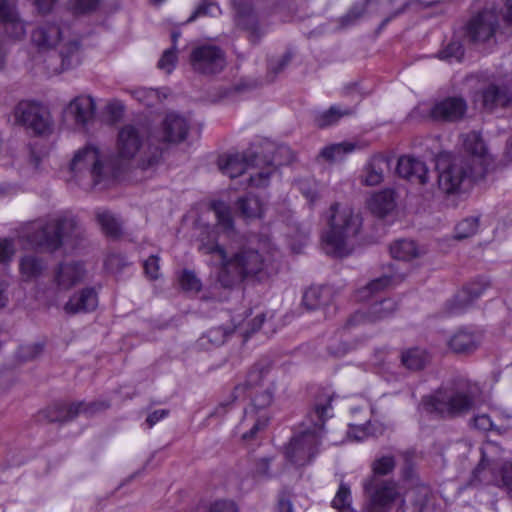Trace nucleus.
<instances>
[{
    "label": "nucleus",
    "instance_id": "f257e3e1",
    "mask_svg": "<svg viewBox=\"0 0 512 512\" xmlns=\"http://www.w3.org/2000/svg\"><path fill=\"white\" fill-rule=\"evenodd\" d=\"M151 129L142 124H126L117 135V154L101 159L96 147L86 146L79 150L70 163L72 172L87 169L93 178L94 184L105 180L117 179L125 170L129 161L138 158L142 169V156L147 151Z\"/></svg>",
    "mask_w": 512,
    "mask_h": 512
},
{
    "label": "nucleus",
    "instance_id": "f03ea898",
    "mask_svg": "<svg viewBox=\"0 0 512 512\" xmlns=\"http://www.w3.org/2000/svg\"><path fill=\"white\" fill-rule=\"evenodd\" d=\"M207 252L220 257L217 281L223 288H233L247 279L263 281L272 273L268 259L252 248H241L229 257L225 248L215 243Z\"/></svg>",
    "mask_w": 512,
    "mask_h": 512
},
{
    "label": "nucleus",
    "instance_id": "7ed1b4c3",
    "mask_svg": "<svg viewBox=\"0 0 512 512\" xmlns=\"http://www.w3.org/2000/svg\"><path fill=\"white\" fill-rule=\"evenodd\" d=\"M332 400V395L324 400L318 399L307 414V428L293 436L286 446L285 456L293 465L298 467L308 465L318 454L325 433V422L333 416Z\"/></svg>",
    "mask_w": 512,
    "mask_h": 512
},
{
    "label": "nucleus",
    "instance_id": "20e7f679",
    "mask_svg": "<svg viewBox=\"0 0 512 512\" xmlns=\"http://www.w3.org/2000/svg\"><path fill=\"white\" fill-rule=\"evenodd\" d=\"M421 403L426 412L453 419L468 414L474 408L475 395L468 382L458 379L423 396Z\"/></svg>",
    "mask_w": 512,
    "mask_h": 512
},
{
    "label": "nucleus",
    "instance_id": "39448f33",
    "mask_svg": "<svg viewBox=\"0 0 512 512\" xmlns=\"http://www.w3.org/2000/svg\"><path fill=\"white\" fill-rule=\"evenodd\" d=\"M395 459L391 455L382 456L372 463V475L363 482L365 512H388L399 493L394 481L382 479L395 468Z\"/></svg>",
    "mask_w": 512,
    "mask_h": 512
},
{
    "label": "nucleus",
    "instance_id": "423d86ee",
    "mask_svg": "<svg viewBox=\"0 0 512 512\" xmlns=\"http://www.w3.org/2000/svg\"><path fill=\"white\" fill-rule=\"evenodd\" d=\"M332 215L329 230L323 237L327 254L345 257L351 254L354 242L362 226V218L351 208L339 209V204L331 206Z\"/></svg>",
    "mask_w": 512,
    "mask_h": 512
},
{
    "label": "nucleus",
    "instance_id": "0eeeda50",
    "mask_svg": "<svg viewBox=\"0 0 512 512\" xmlns=\"http://www.w3.org/2000/svg\"><path fill=\"white\" fill-rule=\"evenodd\" d=\"M190 130L188 120L175 112L167 113L158 127L151 129L147 151L142 156V169L158 165L165 145H177L186 140Z\"/></svg>",
    "mask_w": 512,
    "mask_h": 512
},
{
    "label": "nucleus",
    "instance_id": "6e6552de",
    "mask_svg": "<svg viewBox=\"0 0 512 512\" xmlns=\"http://www.w3.org/2000/svg\"><path fill=\"white\" fill-rule=\"evenodd\" d=\"M80 233L74 217H58L32 223L25 238L35 250L53 253L63 245L64 239L78 238Z\"/></svg>",
    "mask_w": 512,
    "mask_h": 512
},
{
    "label": "nucleus",
    "instance_id": "1a4fd4ad",
    "mask_svg": "<svg viewBox=\"0 0 512 512\" xmlns=\"http://www.w3.org/2000/svg\"><path fill=\"white\" fill-rule=\"evenodd\" d=\"M483 176L484 170L478 167V160L458 155L439 171L438 187L445 195H461Z\"/></svg>",
    "mask_w": 512,
    "mask_h": 512
},
{
    "label": "nucleus",
    "instance_id": "9d476101",
    "mask_svg": "<svg viewBox=\"0 0 512 512\" xmlns=\"http://www.w3.org/2000/svg\"><path fill=\"white\" fill-rule=\"evenodd\" d=\"M268 372L267 365L257 363L248 372L245 382L237 385L234 389V399L241 394L250 399L249 405L244 408L247 419L253 415H268V408L272 404L275 393L273 383L265 384Z\"/></svg>",
    "mask_w": 512,
    "mask_h": 512
},
{
    "label": "nucleus",
    "instance_id": "9b49d317",
    "mask_svg": "<svg viewBox=\"0 0 512 512\" xmlns=\"http://www.w3.org/2000/svg\"><path fill=\"white\" fill-rule=\"evenodd\" d=\"M67 31H69L68 26L47 22L38 26L31 35L32 42L39 49H50L60 44L59 57L61 59L62 70L74 68L81 62V43L78 39L64 42L65 33Z\"/></svg>",
    "mask_w": 512,
    "mask_h": 512
},
{
    "label": "nucleus",
    "instance_id": "f8f14e48",
    "mask_svg": "<svg viewBox=\"0 0 512 512\" xmlns=\"http://www.w3.org/2000/svg\"><path fill=\"white\" fill-rule=\"evenodd\" d=\"M468 485L472 487L494 485L505 489L510 495L512 492V462H506L496 468L495 465L480 461L472 471Z\"/></svg>",
    "mask_w": 512,
    "mask_h": 512
},
{
    "label": "nucleus",
    "instance_id": "ddd939ff",
    "mask_svg": "<svg viewBox=\"0 0 512 512\" xmlns=\"http://www.w3.org/2000/svg\"><path fill=\"white\" fill-rule=\"evenodd\" d=\"M499 29V15L495 10L484 9L466 24L465 35L473 44L485 43L494 37Z\"/></svg>",
    "mask_w": 512,
    "mask_h": 512
},
{
    "label": "nucleus",
    "instance_id": "4468645a",
    "mask_svg": "<svg viewBox=\"0 0 512 512\" xmlns=\"http://www.w3.org/2000/svg\"><path fill=\"white\" fill-rule=\"evenodd\" d=\"M194 71L203 75L220 73L226 64L224 52L215 45H202L194 48L190 55Z\"/></svg>",
    "mask_w": 512,
    "mask_h": 512
},
{
    "label": "nucleus",
    "instance_id": "2eb2a0df",
    "mask_svg": "<svg viewBox=\"0 0 512 512\" xmlns=\"http://www.w3.org/2000/svg\"><path fill=\"white\" fill-rule=\"evenodd\" d=\"M15 118L36 135H43L51 128L49 113L37 103L20 102L15 108Z\"/></svg>",
    "mask_w": 512,
    "mask_h": 512
},
{
    "label": "nucleus",
    "instance_id": "dca6fc26",
    "mask_svg": "<svg viewBox=\"0 0 512 512\" xmlns=\"http://www.w3.org/2000/svg\"><path fill=\"white\" fill-rule=\"evenodd\" d=\"M489 287L490 281L485 277L467 283L453 299L446 302L444 314L454 316L464 313Z\"/></svg>",
    "mask_w": 512,
    "mask_h": 512
},
{
    "label": "nucleus",
    "instance_id": "f3484780",
    "mask_svg": "<svg viewBox=\"0 0 512 512\" xmlns=\"http://www.w3.org/2000/svg\"><path fill=\"white\" fill-rule=\"evenodd\" d=\"M485 331L476 325H464L456 329L447 340V347L455 354L469 355L479 349Z\"/></svg>",
    "mask_w": 512,
    "mask_h": 512
},
{
    "label": "nucleus",
    "instance_id": "a211bd4d",
    "mask_svg": "<svg viewBox=\"0 0 512 512\" xmlns=\"http://www.w3.org/2000/svg\"><path fill=\"white\" fill-rule=\"evenodd\" d=\"M398 310V303L392 298H384L371 303L365 310H358L352 314L347 322V327H354L360 324L376 323L389 319Z\"/></svg>",
    "mask_w": 512,
    "mask_h": 512
},
{
    "label": "nucleus",
    "instance_id": "6ab92c4d",
    "mask_svg": "<svg viewBox=\"0 0 512 512\" xmlns=\"http://www.w3.org/2000/svg\"><path fill=\"white\" fill-rule=\"evenodd\" d=\"M233 4L236 26L248 33V39L252 44H258L266 30L260 25L253 5L247 0H234Z\"/></svg>",
    "mask_w": 512,
    "mask_h": 512
},
{
    "label": "nucleus",
    "instance_id": "aec40b11",
    "mask_svg": "<svg viewBox=\"0 0 512 512\" xmlns=\"http://www.w3.org/2000/svg\"><path fill=\"white\" fill-rule=\"evenodd\" d=\"M262 163L271 165V160H262L259 155L251 150L242 154L221 156L218 159L219 170L231 179L241 176L248 168L259 167Z\"/></svg>",
    "mask_w": 512,
    "mask_h": 512
},
{
    "label": "nucleus",
    "instance_id": "412c9836",
    "mask_svg": "<svg viewBox=\"0 0 512 512\" xmlns=\"http://www.w3.org/2000/svg\"><path fill=\"white\" fill-rule=\"evenodd\" d=\"M468 109L467 101L461 96H450L436 102L430 116L437 121L457 122L464 118Z\"/></svg>",
    "mask_w": 512,
    "mask_h": 512
},
{
    "label": "nucleus",
    "instance_id": "4be33fe9",
    "mask_svg": "<svg viewBox=\"0 0 512 512\" xmlns=\"http://www.w3.org/2000/svg\"><path fill=\"white\" fill-rule=\"evenodd\" d=\"M475 101L480 102L485 111L493 112L507 107L512 101V95L508 86L489 83L476 92Z\"/></svg>",
    "mask_w": 512,
    "mask_h": 512
},
{
    "label": "nucleus",
    "instance_id": "5701e85b",
    "mask_svg": "<svg viewBox=\"0 0 512 512\" xmlns=\"http://www.w3.org/2000/svg\"><path fill=\"white\" fill-rule=\"evenodd\" d=\"M86 274L82 262H61L54 270L53 281L59 291H67L84 280Z\"/></svg>",
    "mask_w": 512,
    "mask_h": 512
},
{
    "label": "nucleus",
    "instance_id": "b1692460",
    "mask_svg": "<svg viewBox=\"0 0 512 512\" xmlns=\"http://www.w3.org/2000/svg\"><path fill=\"white\" fill-rule=\"evenodd\" d=\"M98 306V294L93 287H85L70 296L64 305V311L69 315L89 313Z\"/></svg>",
    "mask_w": 512,
    "mask_h": 512
},
{
    "label": "nucleus",
    "instance_id": "393cba45",
    "mask_svg": "<svg viewBox=\"0 0 512 512\" xmlns=\"http://www.w3.org/2000/svg\"><path fill=\"white\" fill-rule=\"evenodd\" d=\"M397 174L412 183L424 185L428 182V168L425 162L411 156H402L398 159Z\"/></svg>",
    "mask_w": 512,
    "mask_h": 512
},
{
    "label": "nucleus",
    "instance_id": "a878e982",
    "mask_svg": "<svg viewBox=\"0 0 512 512\" xmlns=\"http://www.w3.org/2000/svg\"><path fill=\"white\" fill-rule=\"evenodd\" d=\"M81 405V403L57 401L46 407L42 411V415L50 423H67L80 414Z\"/></svg>",
    "mask_w": 512,
    "mask_h": 512
},
{
    "label": "nucleus",
    "instance_id": "bb28decb",
    "mask_svg": "<svg viewBox=\"0 0 512 512\" xmlns=\"http://www.w3.org/2000/svg\"><path fill=\"white\" fill-rule=\"evenodd\" d=\"M404 278L405 275L402 273H393L375 278L356 292V299L359 301H367L377 292L402 282Z\"/></svg>",
    "mask_w": 512,
    "mask_h": 512
},
{
    "label": "nucleus",
    "instance_id": "cd10ccee",
    "mask_svg": "<svg viewBox=\"0 0 512 512\" xmlns=\"http://www.w3.org/2000/svg\"><path fill=\"white\" fill-rule=\"evenodd\" d=\"M428 501V489L415 487L408 490L398 506L396 512H423Z\"/></svg>",
    "mask_w": 512,
    "mask_h": 512
},
{
    "label": "nucleus",
    "instance_id": "c85d7f7f",
    "mask_svg": "<svg viewBox=\"0 0 512 512\" xmlns=\"http://www.w3.org/2000/svg\"><path fill=\"white\" fill-rule=\"evenodd\" d=\"M68 112L73 115L76 124L86 125L95 114V103L90 96H80L72 100Z\"/></svg>",
    "mask_w": 512,
    "mask_h": 512
},
{
    "label": "nucleus",
    "instance_id": "c756f323",
    "mask_svg": "<svg viewBox=\"0 0 512 512\" xmlns=\"http://www.w3.org/2000/svg\"><path fill=\"white\" fill-rule=\"evenodd\" d=\"M235 208L239 216L245 220H252L263 216V204L260 198L252 193L239 197L235 202Z\"/></svg>",
    "mask_w": 512,
    "mask_h": 512
},
{
    "label": "nucleus",
    "instance_id": "7c9ffc66",
    "mask_svg": "<svg viewBox=\"0 0 512 512\" xmlns=\"http://www.w3.org/2000/svg\"><path fill=\"white\" fill-rule=\"evenodd\" d=\"M368 206L376 216L385 217L396 207L395 192L392 189H385L375 193L369 200Z\"/></svg>",
    "mask_w": 512,
    "mask_h": 512
},
{
    "label": "nucleus",
    "instance_id": "2f4dec72",
    "mask_svg": "<svg viewBox=\"0 0 512 512\" xmlns=\"http://www.w3.org/2000/svg\"><path fill=\"white\" fill-rule=\"evenodd\" d=\"M332 301V290L328 286H312L303 294V305L308 310L328 306Z\"/></svg>",
    "mask_w": 512,
    "mask_h": 512
},
{
    "label": "nucleus",
    "instance_id": "473e14b6",
    "mask_svg": "<svg viewBox=\"0 0 512 512\" xmlns=\"http://www.w3.org/2000/svg\"><path fill=\"white\" fill-rule=\"evenodd\" d=\"M401 364L410 371L423 370L430 362V354L422 348L414 347L401 352Z\"/></svg>",
    "mask_w": 512,
    "mask_h": 512
},
{
    "label": "nucleus",
    "instance_id": "72a5a7b5",
    "mask_svg": "<svg viewBox=\"0 0 512 512\" xmlns=\"http://www.w3.org/2000/svg\"><path fill=\"white\" fill-rule=\"evenodd\" d=\"M96 219L102 232L111 239H119L122 234V222L108 210H98Z\"/></svg>",
    "mask_w": 512,
    "mask_h": 512
},
{
    "label": "nucleus",
    "instance_id": "f704fd0d",
    "mask_svg": "<svg viewBox=\"0 0 512 512\" xmlns=\"http://www.w3.org/2000/svg\"><path fill=\"white\" fill-rule=\"evenodd\" d=\"M269 422V415L266 414H259L253 415L250 417V419H247L246 414L244 413L243 419L240 423L241 428H246V430L242 433V440L244 442H250L254 439H256L257 434L260 431H263Z\"/></svg>",
    "mask_w": 512,
    "mask_h": 512
},
{
    "label": "nucleus",
    "instance_id": "c9c22d12",
    "mask_svg": "<svg viewBox=\"0 0 512 512\" xmlns=\"http://www.w3.org/2000/svg\"><path fill=\"white\" fill-rule=\"evenodd\" d=\"M129 92L137 102L147 108L157 106L168 96L164 90L146 87L134 88L129 90Z\"/></svg>",
    "mask_w": 512,
    "mask_h": 512
},
{
    "label": "nucleus",
    "instance_id": "e433bc0d",
    "mask_svg": "<svg viewBox=\"0 0 512 512\" xmlns=\"http://www.w3.org/2000/svg\"><path fill=\"white\" fill-rule=\"evenodd\" d=\"M355 114V108H341L337 105L330 106L329 109L321 112L315 117V123L319 128H326L338 123L342 117L352 116Z\"/></svg>",
    "mask_w": 512,
    "mask_h": 512
},
{
    "label": "nucleus",
    "instance_id": "4c0bfd02",
    "mask_svg": "<svg viewBox=\"0 0 512 512\" xmlns=\"http://www.w3.org/2000/svg\"><path fill=\"white\" fill-rule=\"evenodd\" d=\"M0 22L12 26L14 37H21L25 33L23 23L20 22L14 6L8 0H0Z\"/></svg>",
    "mask_w": 512,
    "mask_h": 512
},
{
    "label": "nucleus",
    "instance_id": "58836bf2",
    "mask_svg": "<svg viewBox=\"0 0 512 512\" xmlns=\"http://www.w3.org/2000/svg\"><path fill=\"white\" fill-rule=\"evenodd\" d=\"M389 166V161L382 155L373 156L366 166L365 184L375 186L382 182L384 168Z\"/></svg>",
    "mask_w": 512,
    "mask_h": 512
},
{
    "label": "nucleus",
    "instance_id": "ea45409f",
    "mask_svg": "<svg viewBox=\"0 0 512 512\" xmlns=\"http://www.w3.org/2000/svg\"><path fill=\"white\" fill-rule=\"evenodd\" d=\"M391 256L395 260L409 261L419 255L416 243L413 240L402 239L390 246Z\"/></svg>",
    "mask_w": 512,
    "mask_h": 512
},
{
    "label": "nucleus",
    "instance_id": "a19ab883",
    "mask_svg": "<svg viewBox=\"0 0 512 512\" xmlns=\"http://www.w3.org/2000/svg\"><path fill=\"white\" fill-rule=\"evenodd\" d=\"M211 210L215 213L217 225L225 232L234 231V219L230 207L223 201H213Z\"/></svg>",
    "mask_w": 512,
    "mask_h": 512
},
{
    "label": "nucleus",
    "instance_id": "79ce46f5",
    "mask_svg": "<svg viewBox=\"0 0 512 512\" xmlns=\"http://www.w3.org/2000/svg\"><path fill=\"white\" fill-rule=\"evenodd\" d=\"M464 149L468 155L467 157H472L478 160V167H482L480 157L485 154V144L478 132L471 131L467 133L463 140Z\"/></svg>",
    "mask_w": 512,
    "mask_h": 512
},
{
    "label": "nucleus",
    "instance_id": "37998d69",
    "mask_svg": "<svg viewBox=\"0 0 512 512\" xmlns=\"http://www.w3.org/2000/svg\"><path fill=\"white\" fill-rule=\"evenodd\" d=\"M501 452L502 449L500 447V444L494 440L488 439L487 441L484 442V444L481 447L480 461L490 465H495L496 468H498L499 466L501 467L507 462L502 461V458L500 457Z\"/></svg>",
    "mask_w": 512,
    "mask_h": 512
},
{
    "label": "nucleus",
    "instance_id": "c03bdc74",
    "mask_svg": "<svg viewBox=\"0 0 512 512\" xmlns=\"http://www.w3.org/2000/svg\"><path fill=\"white\" fill-rule=\"evenodd\" d=\"M44 269L42 260L36 256L26 255L20 260V271L27 279L39 276Z\"/></svg>",
    "mask_w": 512,
    "mask_h": 512
},
{
    "label": "nucleus",
    "instance_id": "a18cd8bd",
    "mask_svg": "<svg viewBox=\"0 0 512 512\" xmlns=\"http://www.w3.org/2000/svg\"><path fill=\"white\" fill-rule=\"evenodd\" d=\"M221 13L222 11L216 2L210 0H202L186 20V23L194 22L200 17H217L221 15Z\"/></svg>",
    "mask_w": 512,
    "mask_h": 512
},
{
    "label": "nucleus",
    "instance_id": "49530a36",
    "mask_svg": "<svg viewBox=\"0 0 512 512\" xmlns=\"http://www.w3.org/2000/svg\"><path fill=\"white\" fill-rule=\"evenodd\" d=\"M479 216H470L460 221L455 226V238L458 240L475 235L479 228Z\"/></svg>",
    "mask_w": 512,
    "mask_h": 512
},
{
    "label": "nucleus",
    "instance_id": "de8ad7c7",
    "mask_svg": "<svg viewBox=\"0 0 512 512\" xmlns=\"http://www.w3.org/2000/svg\"><path fill=\"white\" fill-rule=\"evenodd\" d=\"M355 144L353 143H338L324 147L320 155L328 161L340 160L344 155L354 151Z\"/></svg>",
    "mask_w": 512,
    "mask_h": 512
},
{
    "label": "nucleus",
    "instance_id": "09e8293b",
    "mask_svg": "<svg viewBox=\"0 0 512 512\" xmlns=\"http://www.w3.org/2000/svg\"><path fill=\"white\" fill-rule=\"evenodd\" d=\"M100 0H71L69 9L75 16L89 15L97 11Z\"/></svg>",
    "mask_w": 512,
    "mask_h": 512
},
{
    "label": "nucleus",
    "instance_id": "8fccbe9b",
    "mask_svg": "<svg viewBox=\"0 0 512 512\" xmlns=\"http://www.w3.org/2000/svg\"><path fill=\"white\" fill-rule=\"evenodd\" d=\"M464 47L459 41H451L444 49L439 51L438 57L448 62H460L464 56Z\"/></svg>",
    "mask_w": 512,
    "mask_h": 512
},
{
    "label": "nucleus",
    "instance_id": "3c124183",
    "mask_svg": "<svg viewBox=\"0 0 512 512\" xmlns=\"http://www.w3.org/2000/svg\"><path fill=\"white\" fill-rule=\"evenodd\" d=\"M180 285L183 290L191 292H199L202 288V283L196 274L188 269H184L179 278Z\"/></svg>",
    "mask_w": 512,
    "mask_h": 512
},
{
    "label": "nucleus",
    "instance_id": "603ef678",
    "mask_svg": "<svg viewBox=\"0 0 512 512\" xmlns=\"http://www.w3.org/2000/svg\"><path fill=\"white\" fill-rule=\"evenodd\" d=\"M331 505L333 508L337 510L351 506V491L350 486L347 483H340L338 491L336 492V495L332 500Z\"/></svg>",
    "mask_w": 512,
    "mask_h": 512
},
{
    "label": "nucleus",
    "instance_id": "864d4df0",
    "mask_svg": "<svg viewBox=\"0 0 512 512\" xmlns=\"http://www.w3.org/2000/svg\"><path fill=\"white\" fill-rule=\"evenodd\" d=\"M104 265L109 272L118 274L122 272L129 263L124 255L120 253H111L107 256Z\"/></svg>",
    "mask_w": 512,
    "mask_h": 512
},
{
    "label": "nucleus",
    "instance_id": "5fc2aeb1",
    "mask_svg": "<svg viewBox=\"0 0 512 512\" xmlns=\"http://www.w3.org/2000/svg\"><path fill=\"white\" fill-rule=\"evenodd\" d=\"M293 58V53L291 51H286L282 56L277 58H271L268 60V69L275 75L282 72L291 62Z\"/></svg>",
    "mask_w": 512,
    "mask_h": 512
},
{
    "label": "nucleus",
    "instance_id": "6e6d98bb",
    "mask_svg": "<svg viewBox=\"0 0 512 512\" xmlns=\"http://www.w3.org/2000/svg\"><path fill=\"white\" fill-rule=\"evenodd\" d=\"M177 61L176 48L172 47L164 51L163 55L157 63V67L171 73Z\"/></svg>",
    "mask_w": 512,
    "mask_h": 512
},
{
    "label": "nucleus",
    "instance_id": "4d7b16f0",
    "mask_svg": "<svg viewBox=\"0 0 512 512\" xmlns=\"http://www.w3.org/2000/svg\"><path fill=\"white\" fill-rule=\"evenodd\" d=\"M272 175V168L268 167L264 170L258 171L256 173H252L248 179V185L252 187H266L269 183L270 177Z\"/></svg>",
    "mask_w": 512,
    "mask_h": 512
},
{
    "label": "nucleus",
    "instance_id": "13d9d810",
    "mask_svg": "<svg viewBox=\"0 0 512 512\" xmlns=\"http://www.w3.org/2000/svg\"><path fill=\"white\" fill-rule=\"evenodd\" d=\"M365 4L354 5L345 15L340 18L342 27H348L355 23L364 13Z\"/></svg>",
    "mask_w": 512,
    "mask_h": 512
},
{
    "label": "nucleus",
    "instance_id": "bf43d9fd",
    "mask_svg": "<svg viewBox=\"0 0 512 512\" xmlns=\"http://www.w3.org/2000/svg\"><path fill=\"white\" fill-rule=\"evenodd\" d=\"M473 427L475 429H478L480 431H492L497 430L499 432V429L496 428L493 421L491 420L490 416L488 414H478L474 416L472 419Z\"/></svg>",
    "mask_w": 512,
    "mask_h": 512
},
{
    "label": "nucleus",
    "instance_id": "052dcab7",
    "mask_svg": "<svg viewBox=\"0 0 512 512\" xmlns=\"http://www.w3.org/2000/svg\"><path fill=\"white\" fill-rule=\"evenodd\" d=\"M78 403L83 404L80 407V414L83 413L87 416H92L99 411L106 410L110 406V404L106 401H92L89 403L79 401Z\"/></svg>",
    "mask_w": 512,
    "mask_h": 512
},
{
    "label": "nucleus",
    "instance_id": "680f3d73",
    "mask_svg": "<svg viewBox=\"0 0 512 512\" xmlns=\"http://www.w3.org/2000/svg\"><path fill=\"white\" fill-rule=\"evenodd\" d=\"M232 333V330L224 327H215L207 332L209 341L215 345H221L226 341V338Z\"/></svg>",
    "mask_w": 512,
    "mask_h": 512
},
{
    "label": "nucleus",
    "instance_id": "e2e57ef3",
    "mask_svg": "<svg viewBox=\"0 0 512 512\" xmlns=\"http://www.w3.org/2000/svg\"><path fill=\"white\" fill-rule=\"evenodd\" d=\"M14 253L15 247L13 240L0 238V263L10 262Z\"/></svg>",
    "mask_w": 512,
    "mask_h": 512
},
{
    "label": "nucleus",
    "instance_id": "0e129e2a",
    "mask_svg": "<svg viewBox=\"0 0 512 512\" xmlns=\"http://www.w3.org/2000/svg\"><path fill=\"white\" fill-rule=\"evenodd\" d=\"M43 350V345L40 343H35L28 346L20 347L18 351V357L23 361L31 360L39 355Z\"/></svg>",
    "mask_w": 512,
    "mask_h": 512
},
{
    "label": "nucleus",
    "instance_id": "69168bd1",
    "mask_svg": "<svg viewBox=\"0 0 512 512\" xmlns=\"http://www.w3.org/2000/svg\"><path fill=\"white\" fill-rule=\"evenodd\" d=\"M144 271L151 279H157L159 276V258L156 255H151L144 261Z\"/></svg>",
    "mask_w": 512,
    "mask_h": 512
},
{
    "label": "nucleus",
    "instance_id": "338daca9",
    "mask_svg": "<svg viewBox=\"0 0 512 512\" xmlns=\"http://www.w3.org/2000/svg\"><path fill=\"white\" fill-rule=\"evenodd\" d=\"M208 512H237V508L232 501L220 500L213 503Z\"/></svg>",
    "mask_w": 512,
    "mask_h": 512
},
{
    "label": "nucleus",
    "instance_id": "774afa93",
    "mask_svg": "<svg viewBox=\"0 0 512 512\" xmlns=\"http://www.w3.org/2000/svg\"><path fill=\"white\" fill-rule=\"evenodd\" d=\"M270 462L271 458L268 457L260 458L259 460H257L254 469L255 474L260 477L270 478Z\"/></svg>",
    "mask_w": 512,
    "mask_h": 512
}]
</instances>
